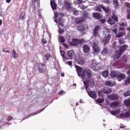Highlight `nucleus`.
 I'll return each mask as SVG.
<instances>
[{"label":"nucleus","mask_w":130,"mask_h":130,"mask_svg":"<svg viewBox=\"0 0 130 130\" xmlns=\"http://www.w3.org/2000/svg\"><path fill=\"white\" fill-rule=\"evenodd\" d=\"M92 76V74L89 69H83V70H82L81 75L79 77H81V79L83 80H88L91 78Z\"/></svg>","instance_id":"f257e3e1"},{"label":"nucleus","mask_w":130,"mask_h":130,"mask_svg":"<svg viewBox=\"0 0 130 130\" xmlns=\"http://www.w3.org/2000/svg\"><path fill=\"white\" fill-rule=\"evenodd\" d=\"M85 43H86V41L83 39H78L74 38L72 40V42L69 43V45L71 46H78L80 44Z\"/></svg>","instance_id":"f03ea898"},{"label":"nucleus","mask_w":130,"mask_h":130,"mask_svg":"<svg viewBox=\"0 0 130 130\" xmlns=\"http://www.w3.org/2000/svg\"><path fill=\"white\" fill-rule=\"evenodd\" d=\"M83 83L85 85V89L87 91L89 87V84L91 86H93L94 85V79L91 77L90 78H89V79H86V80H84Z\"/></svg>","instance_id":"7ed1b4c3"},{"label":"nucleus","mask_w":130,"mask_h":130,"mask_svg":"<svg viewBox=\"0 0 130 130\" xmlns=\"http://www.w3.org/2000/svg\"><path fill=\"white\" fill-rule=\"evenodd\" d=\"M90 68L93 70L94 71H98L102 69L101 66H99V63H96L94 62L92 63L90 65Z\"/></svg>","instance_id":"20e7f679"},{"label":"nucleus","mask_w":130,"mask_h":130,"mask_svg":"<svg viewBox=\"0 0 130 130\" xmlns=\"http://www.w3.org/2000/svg\"><path fill=\"white\" fill-rule=\"evenodd\" d=\"M101 28V26L99 25H96L94 29H93V35L94 37H97V36H99V32Z\"/></svg>","instance_id":"39448f33"},{"label":"nucleus","mask_w":130,"mask_h":130,"mask_svg":"<svg viewBox=\"0 0 130 130\" xmlns=\"http://www.w3.org/2000/svg\"><path fill=\"white\" fill-rule=\"evenodd\" d=\"M67 54L70 60H73L74 57L75 56V53L73 50H70L69 51H68Z\"/></svg>","instance_id":"423d86ee"},{"label":"nucleus","mask_w":130,"mask_h":130,"mask_svg":"<svg viewBox=\"0 0 130 130\" xmlns=\"http://www.w3.org/2000/svg\"><path fill=\"white\" fill-rule=\"evenodd\" d=\"M107 98L111 101H115L119 99V96L116 93H112L110 95H108Z\"/></svg>","instance_id":"0eeeda50"},{"label":"nucleus","mask_w":130,"mask_h":130,"mask_svg":"<svg viewBox=\"0 0 130 130\" xmlns=\"http://www.w3.org/2000/svg\"><path fill=\"white\" fill-rule=\"evenodd\" d=\"M87 92L89 96H90L93 99H96V98H97V93H96V91H93L92 90L88 91L87 89Z\"/></svg>","instance_id":"6e6552de"},{"label":"nucleus","mask_w":130,"mask_h":130,"mask_svg":"<svg viewBox=\"0 0 130 130\" xmlns=\"http://www.w3.org/2000/svg\"><path fill=\"white\" fill-rule=\"evenodd\" d=\"M92 48L94 53L100 52V48H99V45L94 42L93 43Z\"/></svg>","instance_id":"1a4fd4ad"},{"label":"nucleus","mask_w":130,"mask_h":130,"mask_svg":"<svg viewBox=\"0 0 130 130\" xmlns=\"http://www.w3.org/2000/svg\"><path fill=\"white\" fill-rule=\"evenodd\" d=\"M128 46L127 45H122L121 46H120L119 50L118 51L119 53H120V54H122V53H123L125 50H126V49H127Z\"/></svg>","instance_id":"9d476101"},{"label":"nucleus","mask_w":130,"mask_h":130,"mask_svg":"<svg viewBox=\"0 0 130 130\" xmlns=\"http://www.w3.org/2000/svg\"><path fill=\"white\" fill-rule=\"evenodd\" d=\"M111 38V36L110 34L106 36L103 40V42L105 45H107L108 43H109L110 40Z\"/></svg>","instance_id":"9b49d317"},{"label":"nucleus","mask_w":130,"mask_h":130,"mask_svg":"<svg viewBox=\"0 0 130 130\" xmlns=\"http://www.w3.org/2000/svg\"><path fill=\"white\" fill-rule=\"evenodd\" d=\"M102 92L104 94H106V95H109L112 92V89L110 88L105 87L102 89Z\"/></svg>","instance_id":"f8f14e48"},{"label":"nucleus","mask_w":130,"mask_h":130,"mask_svg":"<svg viewBox=\"0 0 130 130\" xmlns=\"http://www.w3.org/2000/svg\"><path fill=\"white\" fill-rule=\"evenodd\" d=\"M90 51V46H89L87 44L82 46V51H83L84 53H88Z\"/></svg>","instance_id":"ddd939ff"},{"label":"nucleus","mask_w":130,"mask_h":130,"mask_svg":"<svg viewBox=\"0 0 130 130\" xmlns=\"http://www.w3.org/2000/svg\"><path fill=\"white\" fill-rule=\"evenodd\" d=\"M75 68L76 69V72L77 73V75L79 77H80L81 75L83 70L82 68H81V67H79L78 66H76Z\"/></svg>","instance_id":"4468645a"},{"label":"nucleus","mask_w":130,"mask_h":130,"mask_svg":"<svg viewBox=\"0 0 130 130\" xmlns=\"http://www.w3.org/2000/svg\"><path fill=\"white\" fill-rule=\"evenodd\" d=\"M122 56V54H120V53H119L118 51H117L115 53V54H114L113 55V57L114 59V61L117 60V59H118L121 56Z\"/></svg>","instance_id":"2eb2a0df"},{"label":"nucleus","mask_w":130,"mask_h":130,"mask_svg":"<svg viewBox=\"0 0 130 130\" xmlns=\"http://www.w3.org/2000/svg\"><path fill=\"white\" fill-rule=\"evenodd\" d=\"M124 79H125V75H124L123 74H118L117 77V80L118 81H121L124 80Z\"/></svg>","instance_id":"dca6fc26"},{"label":"nucleus","mask_w":130,"mask_h":130,"mask_svg":"<svg viewBox=\"0 0 130 130\" xmlns=\"http://www.w3.org/2000/svg\"><path fill=\"white\" fill-rule=\"evenodd\" d=\"M120 117H124L125 118H128L130 117V112H126L124 114L121 113L120 114Z\"/></svg>","instance_id":"f3484780"},{"label":"nucleus","mask_w":130,"mask_h":130,"mask_svg":"<svg viewBox=\"0 0 130 130\" xmlns=\"http://www.w3.org/2000/svg\"><path fill=\"white\" fill-rule=\"evenodd\" d=\"M84 22V18L82 17V19H81L80 18H76L74 20V22L76 24H82Z\"/></svg>","instance_id":"a211bd4d"},{"label":"nucleus","mask_w":130,"mask_h":130,"mask_svg":"<svg viewBox=\"0 0 130 130\" xmlns=\"http://www.w3.org/2000/svg\"><path fill=\"white\" fill-rule=\"evenodd\" d=\"M116 84V83L114 82H112L110 80H109V81H106L105 82V85L106 86H110L111 87H113L114 86H115Z\"/></svg>","instance_id":"6ab92c4d"},{"label":"nucleus","mask_w":130,"mask_h":130,"mask_svg":"<svg viewBox=\"0 0 130 130\" xmlns=\"http://www.w3.org/2000/svg\"><path fill=\"white\" fill-rule=\"evenodd\" d=\"M51 7L53 10H56L57 9V5L54 1H51Z\"/></svg>","instance_id":"aec40b11"},{"label":"nucleus","mask_w":130,"mask_h":130,"mask_svg":"<svg viewBox=\"0 0 130 130\" xmlns=\"http://www.w3.org/2000/svg\"><path fill=\"white\" fill-rule=\"evenodd\" d=\"M118 73L116 71H113L110 74V77H111L112 78H117Z\"/></svg>","instance_id":"412c9836"},{"label":"nucleus","mask_w":130,"mask_h":130,"mask_svg":"<svg viewBox=\"0 0 130 130\" xmlns=\"http://www.w3.org/2000/svg\"><path fill=\"white\" fill-rule=\"evenodd\" d=\"M112 19L114 20L115 22H118V18L117 17V15L114 13H112Z\"/></svg>","instance_id":"4be33fe9"},{"label":"nucleus","mask_w":130,"mask_h":130,"mask_svg":"<svg viewBox=\"0 0 130 130\" xmlns=\"http://www.w3.org/2000/svg\"><path fill=\"white\" fill-rule=\"evenodd\" d=\"M107 22L111 25H114L115 24V21H114L112 18H108V20H107Z\"/></svg>","instance_id":"5701e85b"},{"label":"nucleus","mask_w":130,"mask_h":130,"mask_svg":"<svg viewBox=\"0 0 130 130\" xmlns=\"http://www.w3.org/2000/svg\"><path fill=\"white\" fill-rule=\"evenodd\" d=\"M78 30L79 31H84L85 30V27L84 25L81 24L78 26Z\"/></svg>","instance_id":"b1692460"},{"label":"nucleus","mask_w":130,"mask_h":130,"mask_svg":"<svg viewBox=\"0 0 130 130\" xmlns=\"http://www.w3.org/2000/svg\"><path fill=\"white\" fill-rule=\"evenodd\" d=\"M101 8L103 9V11L106 13H109L110 12V9L109 8H106L105 6H103V5H101Z\"/></svg>","instance_id":"393cba45"},{"label":"nucleus","mask_w":130,"mask_h":130,"mask_svg":"<svg viewBox=\"0 0 130 130\" xmlns=\"http://www.w3.org/2000/svg\"><path fill=\"white\" fill-rule=\"evenodd\" d=\"M102 75L105 78H108L109 76V71L108 70L105 71L104 72L102 73Z\"/></svg>","instance_id":"a878e982"},{"label":"nucleus","mask_w":130,"mask_h":130,"mask_svg":"<svg viewBox=\"0 0 130 130\" xmlns=\"http://www.w3.org/2000/svg\"><path fill=\"white\" fill-rule=\"evenodd\" d=\"M125 34V32L119 31L118 33L116 35V36L117 38H120V37H122V36H124Z\"/></svg>","instance_id":"bb28decb"},{"label":"nucleus","mask_w":130,"mask_h":130,"mask_svg":"<svg viewBox=\"0 0 130 130\" xmlns=\"http://www.w3.org/2000/svg\"><path fill=\"white\" fill-rule=\"evenodd\" d=\"M124 104L126 107H130V99H128L127 100H125L124 101Z\"/></svg>","instance_id":"cd10ccee"},{"label":"nucleus","mask_w":130,"mask_h":130,"mask_svg":"<svg viewBox=\"0 0 130 130\" xmlns=\"http://www.w3.org/2000/svg\"><path fill=\"white\" fill-rule=\"evenodd\" d=\"M93 16L95 18H96L97 19H100L102 18L101 15L98 13H93Z\"/></svg>","instance_id":"c85d7f7f"},{"label":"nucleus","mask_w":130,"mask_h":130,"mask_svg":"<svg viewBox=\"0 0 130 130\" xmlns=\"http://www.w3.org/2000/svg\"><path fill=\"white\" fill-rule=\"evenodd\" d=\"M119 105V103L118 102H114L111 103V105H110V107L113 108V107H117V106Z\"/></svg>","instance_id":"c756f323"},{"label":"nucleus","mask_w":130,"mask_h":130,"mask_svg":"<svg viewBox=\"0 0 130 130\" xmlns=\"http://www.w3.org/2000/svg\"><path fill=\"white\" fill-rule=\"evenodd\" d=\"M113 3L115 9H117L118 7L119 6L118 1L117 0H114Z\"/></svg>","instance_id":"7c9ffc66"},{"label":"nucleus","mask_w":130,"mask_h":130,"mask_svg":"<svg viewBox=\"0 0 130 130\" xmlns=\"http://www.w3.org/2000/svg\"><path fill=\"white\" fill-rule=\"evenodd\" d=\"M120 110H117L115 111H111V114H112V115H118L120 113Z\"/></svg>","instance_id":"2f4dec72"},{"label":"nucleus","mask_w":130,"mask_h":130,"mask_svg":"<svg viewBox=\"0 0 130 130\" xmlns=\"http://www.w3.org/2000/svg\"><path fill=\"white\" fill-rule=\"evenodd\" d=\"M12 57L14 58H17L18 57V54L16 53L15 50H12Z\"/></svg>","instance_id":"473e14b6"},{"label":"nucleus","mask_w":130,"mask_h":130,"mask_svg":"<svg viewBox=\"0 0 130 130\" xmlns=\"http://www.w3.org/2000/svg\"><path fill=\"white\" fill-rule=\"evenodd\" d=\"M45 108H44V109H43L42 110H40L35 113H32L31 114H30L29 115V117H31L32 116H34V115H37L39 113H40L41 112H42V111H43L44 110H45Z\"/></svg>","instance_id":"72a5a7b5"},{"label":"nucleus","mask_w":130,"mask_h":130,"mask_svg":"<svg viewBox=\"0 0 130 130\" xmlns=\"http://www.w3.org/2000/svg\"><path fill=\"white\" fill-rule=\"evenodd\" d=\"M58 22L59 24L60 25L63 27L64 26V20L62 19V18H60L58 20Z\"/></svg>","instance_id":"f704fd0d"},{"label":"nucleus","mask_w":130,"mask_h":130,"mask_svg":"<svg viewBox=\"0 0 130 130\" xmlns=\"http://www.w3.org/2000/svg\"><path fill=\"white\" fill-rule=\"evenodd\" d=\"M105 101V99L103 98H99L95 100V102L98 104H102Z\"/></svg>","instance_id":"c9c22d12"},{"label":"nucleus","mask_w":130,"mask_h":130,"mask_svg":"<svg viewBox=\"0 0 130 130\" xmlns=\"http://www.w3.org/2000/svg\"><path fill=\"white\" fill-rule=\"evenodd\" d=\"M25 18V14L24 12L21 13L19 15V19L24 20Z\"/></svg>","instance_id":"e433bc0d"},{"label":"nucleus","mask_w":130,"mask_h":130,"mask_svg":"<svg viewBox=\"0 0 130 130\" xmlns=\"http://www.w3.org/2000/svg\"><path fill=\"white\" fill-rule=\"evenodd\" d=\"M65 5H66V8L67 9H70L71 8V4L70 3V2H66L64 3Z\"/></svg>","instance_id":"4c0bfd02"},{"label":"nucleus","mask_w":130,"mask_h":130,"mask_svg":"<svg viewBox=\"0 0 130 130\" xmlns=\"http://www.w3.org/2000/svg\"><path fill=\"white\" fill-rule=\"evenodd\" d=\"M77 63L78 64H83L84 63V61L83 59L79 58L77 60Z\"/></svg>","instance_id":"58836bf2"},{"label":"nucleus","mask_w":130,"mask_h":130,"mask_svg":"<svg viewBox=\"0 0 130 130\" xmlns=\"http://www.w3.org/2000/svg\"><path fill=\"white\" fill-rule=\"evenodd\" d=\"M124 84L125 85H128L129 84H130V76L127 77V79L125 81Z\"/></svg>","instance_id":"ea45409f"},{"label":"nucleus","mask_w":130,"mask_h":130,"mask_svg":"<svg viewBox=\"0 0 130 130\" xmlns=\"http://www.w3.org/2000/svg\"><path fill=\"white\" fill-rule=\"evenodd\" d=\"M108 49L105 48L104 49H103V50H102L101 53L103 55H106L108 52Z\"/></svg>","instance_id":"a19ab883"},{"label":"nucleus","mask_w":130,"mask_h":130,"mask_svg":"<svg viewBox=\"0 0 130 130\" xmlns=\"http://www.w3.org/2000/svg\"><path fill=\"white\" fill-rule=\"evenodd\" d=\"M45 57L46 58V60L48 61L49 58L51 57V55L50 53H47V54H45Z\"/></svg>","instance_id":"79ce46f5"},{"label":"nucleus","mask_w":130,"mask_h":130,"mask_svg":"<svg viewBox=\"0 0 130 130\" xmlns=\"http://www.w3.org/2000/svg\"><path fill=\"white\" fill-rule=\"evenodd\" d=\"M75 2L77 5H80L84 3V2L83 0H76Z\"/></svg>","instance_id":"37998d69"},{"label":"nucleus","mask_w":130,"mask_h":130,"mask_svg":"<svg viewBox=\"0 0 130 130\" xmlns=\"http://www.w3.org/2000/svg\"><path fill=\"white\" fill-rule=\"evenodd\" d=\"M59 42L61 43H63L66 41L64 38L62 36L59 37Z\"/></svg>","instance_id":"c03bdc74"},{"label":"nucleus","mask_w":130,"mask_h":130,"mask_svg":"<svg viewBox=\"0 0 130 130\" xmlns=\"http://www.w3.org/2000/svg\"><path fill=\"white\" fill-rule=\"evenodd\" d=\"M37 70L39 71L40 73H43L44 72V68H41L40 67H39Z\"/></svg>","instance_id":"a18cd8bd"},{"label":"nucleus","mask_w":130,"mask_h":130,"mask_svg":"<svg viewBox=\"0 0 130 130\" xmlns=\"http://www.w3.org/2000/svg\"><path fill=\"white\" fill-rule=\"evenodd\" d=\"M123 96L125 97L130 96V91L128 90L126 92H125L123 94Z\"/></svg>","instance_id":"49530a36"},{"label":"nucleus","mask_w":130,"mask_h":130,"mask_svg":"<svg viewBox=\"0 0 130 130\" xmlns=\"http://www.w3.org/2000/svg\"><path fill=\"white\" fill-rule=\"evenodd\" d=\"M95 9L96 11H98L99 12H102V7L100 6H96L95 7Z\"/></svg>","instance_id":"de8ad7c7"},{"label":"nucleus","mask_w":130,"mask_h":130,"mask_svg":"<svg viewBox=\"0 0 130 130\" xmlns=\"http://www.w3.org/2000/svg\"><path fill=\"white\" fill-rule=\"evenodd\" d=\"M119 43L121 45L123 44L124 43H125V41H124V40L123 39H120L119 40Z\"/></svg>","instance_id":"09e8293b"},{"label":"nucleus","mask_w":130,"mask_h":130,"mask_svg":"<svg viewBox=\"0 0 130 130\" xmlns=\"http://www.w3.org/2000/svg\"><path fill=\"white\" fill-rule=\"evenodd\" d=\"M74 15L77 16L78 15V11L77 10H73L72 11Z\"/></svg>","instance_id":"8fccbe9b"},{"label":"nucleus","mask_w":130,"mask_h":130,"mask_svg":"<svg viewBox=\"0 0 130 130\" xmlns=\"http://www.w3.org/2000/svg\"><path fill=\"white\" fill-rule=\"evenodd\" d=\"M127 19H130V10L128 9L127 11Z\"/></svg>","instance_id":"3c124183"},{"label":"nucleus","mask_w":130,"mask_h":130,"mask_svg":"<svg viewBox=\"0 0 130 130\" xmlns=\"http://www.w3.org/2000/svg\"><path fill=\"white\" fill-rule=\"evenodd\" d=\"M103 93L104 92L102 91V90L99 91L98 92V95H99L100 96L103 97Z\"/></svg>","instance_id":"603ef678"},{"label":"nucleus","mask_w":130,"mask_h":130,"mask_svg":"<svg viewBox=\"0 0 130 130\" xmlns=\"http://www.w3.org/2000/svg\"><path fill=\"white\" fill-rule=\"evenodd\" d=\"M82 14L85 17H87L88 16V13L86 12V11H84L83 13H82Z\"/></svg>","instance_id":"864d4df0"},{"label":"nucleus","mask_w":130,"mask_h":130,"mask_svg":"<svg viewBox=\"0 0 130 130\" xmlns=\"http://www.w3.org/2000/svg\"><path fill=\"white\" fill-rule=\"evenodd\" d=\"M13 116H9L8 117L7 121H12L13 120Z\"/></svg>","instance_id":"5fc2aeb1"},{"label":"nucleus","mask_w":130,"mask_h":130,"mask_svg":"<svg viewBox=\"0 0 130 130\" xmlns=\"http://www.w3.org/2000/svg\"><path fill=\"white\" fill-rule=\"evenodd\" d=\"M104 3L105 4L109 5L110 4V0H104Z\"/></svg>","instance_id":"6e6d98bb"},{"label":"nucleus","mask_w":130,"mask_h":130,"mask_svg":"<svg viewBox=\"0 0 130 130\" xmlns=\"http://www.w3.org/2000/svg\"><path fill=\"white\" fill-rule=\"evenodd\" d=\"M59 34H63L64 32L63 29L59 28L58 30Z\"/></svg>","instance_id":"4d7b16f0"},{"label":"nucleus","mask_w":130,"mask_h":130,"mask_svg":"<svg viewBox=\"0 0 130 130\" xmlns=\"http://www.w3.org/2000/svg\"><path fill=\"white\" fill-rule=\"evenodd\" d=\"M62 58H63V61L64 62L66 60H68L69 59L67 57H65L64 54H62Z\"/></svg>","instance_id":"13d9d810"},{"label":"nucleus","mask_w":130,"mask_h":130,"mask_svg":"<svg viewBox=\"0 0 130 130\" xmlns=\"http://www.w3.org/2000/svg\"><path fill=\"white\" fill-rule=\"evenodd\" d=\"M68 64L70 66V67H72L73 66V62L72 61H68Z\"/></svg>","instance_id":"bf43d9fd"},{"label":"nucleus","mask_w":130,"mask_h":130,"mask_svg":"<svg viewBox=\"0 0 130 130\" xmlns=\"http://www.w3.org/2000/svg\"><path fill=\"white\" fill-rule=\"evenodd\" d=\"M3 52H6V53H10V51L9 50L7 49H3Z\"/></svg>","instance_id":"052dcab7"},{"label":"nucleus","mask_w":130,"mask_h":130,"mask_svg":"<svg viewBox=\"0 0 130 130\" xmlns=\"http://www.w3.org/2000/svg\"><path fill=\"white\" fill-rule=\"evenodd\" d=\"M118 24L120 26H124L125 25V24L124 23V22H121V23H118Z\"/></svg>","instance_id":"680f3d73"},{"label":"nucleus","mask_w":130,"mask_h":130,"mask_svg":"<svg viewBox=\"0 0 130 130\" xmlns=\"http://www.w3.org/2000/svg\"><path fill=\"white\" fill-rule=\"evenodd\" d=\"M64 91L62 90H61L59 92V95H60V96H62V95L63 94Z\"/></svg>","instance_id":"e2e57ef3"},{"label":"nucleus","mask_w":130,"mask_h":130,"mask_svg":"<svg viewBox=\"0 0 130 130\" xmlns=\"http://www.w3.org/2000/svg\"><path fill=\"white\" fill-rule=\"evenodd\" d=\"M86 7L84 5H82L81 6H80V9H82V10H84L86 9Z\"/></svg>","instance_id":"0e129e2a"},{"label":"nucleus","mask_w":130,"mask_h":130,"mask_svg":"<svg viewBox=\"0 0 130 130\" xmlns=\"http://www.w3.org/2000/svg\"><path fill=\"white\" fill-rule=\"evenodd\" d=\"M100 22L102 23V24H104L105 22H106L105 19H101L100 20Z\"/></svg>","instance_id":"69168bd1"},{"label":"nucleus","mask_w":130,"mask_h":130,"mask_svg":"<svg viewBox=\"0 0 130 130\" xmlns=\"http://www.w3.org/2000/svg\"><path fill=\"white\" fill-rule=\"evenodd\" d=\"M59 15L60 16V17H63L64 16V14L62 13H59Z\"/></svg>","instance_id":"338daca9"},{"label":"nucleus","mask_w":130,"mask_h":130,"mask_svg":"<svg viewBox=\"0 0 130 130\" xmlns=\"http://www.w3.org/2000/svg\"><path fill=\"white\" fill-rule=\"evenodd\" d=\"M113 32L114 33L116 34V33L117 32V29L115 28V29H113Z\"/></svg>","instance_id":"774afa93"}]
</instances>
